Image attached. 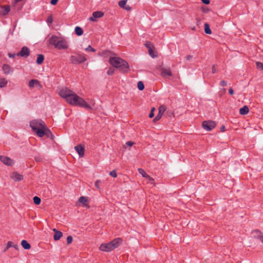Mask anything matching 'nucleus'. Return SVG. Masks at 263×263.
<instances>
[{
  "instance_id": "obj_52",
  "label": "nucleus",
  "mask_w": 263,
  "mask_h": 263,
  "mask_svg": "<svg viewBox=\"0 0 263 263\" xmlns=\"http://www.w3.org/2000/svg\"><path fill=\"white\" fill-rule=\"evenodd\" d=\"M192 58V56L191 55H188L186 57V59L187 60H191V59Z\"/></svg>"
},
{
  "instance_id": "obj_24",
  "label": "nucleus",
  "mask_w": 263,
  "mask_h": 263,
  "mask_svg": "<svg viewBox=\"0 0 263 263\" xmlns=\"http://www.w3.org/2000/svg\"><path fill=\"white\" fill-rule=\"evenodd\" d=\"M7 120L9 124H12L13 123L14 121L15 120V118L12 115H9Z\"/></svg>"
},
{
  "instance_id": "obj_21",
  "label": "nucleus",
  "mask_w": 263,
  "mask_h": 263,
  "mask_svg": "<svg viewBox=\"0 0 263 263\" xmlns=\"http://www.w3.org/2000/svg\"><path fill=\"white\" fill-rule=\"evenodd\" d=\"M21 245L26 250L29 249L31 247L30 244L25 240L22 241Z\"/></svg>"
},
{
  "instance_id": "obj_35",
  "label": "nucleus",
  "mask_w": 263,
  "mask_h": 263,
  "mask_svg": "<svg viewBox=\"0 0 263 263\" xmlns=\"http://www.w3.org/2000/svg\"><path fill=\"white\" fill-rule=\"evenodd\" d=\"M7 83V81H5V79H2L0 80V87H4L6 84Z\"/></svg>"
},
{
  "instance_id": "obj_38",
  "label": "nucleus",
  "mask_w": 263,
  "mask_h": 263,
  "mask_svg": "<svg viewBox=\"0 0 263 263\" xmlns=\"http://www.w3.org/2000/svg\"><path fill=\"white\" fill-rule=\"evenodd\" d=\"M115 70L112 67H110L108 71H107V73L108 75H111L114 73Z\"/></svg>"
},
{
  "instance_id": "obj_25",
  "label": "nucleus",
  "mask_w": 263,
  "mask_h": 263,
  "mask_svg": "<svg viewBox=\"0 0 263 263\" xmlns=\"http://www.w3.org/2000/svg\"><path fill=\"white\" fill-rule=\"evenodd\" d=\"M44 59V57L43 54H39L37 56V59H36V63L38 64H41L43 63Z\"/></svg>"
},
{
  "instance_id": "obj_4",
  "label": "nucleus",
  "mask_w": 263,
  "mask_h": 263,
  "mask_svg": "<svg viewBox=\"0 0 263 263\" xmlns=\"http://www.w3.org/2000/svg\"><path fill=\"white\" fill-rule=\"evenodd\" d=\"M70 60L71 63L77 64L84 62L86 60V59L84 55L81 54L78 56L71 55Z\"/></svg>"
},
{
  "instance_id": "obj_9",
  "label": "nucleus",
  "mask_w": 263,
  "mask_h": 263,
  "mask_svg": "<svg viewBox=\"0 0 263 263\" xmlns=\"http://www.w3.org/2000/svg\"><path fill=\"white\" fill-rule=\"evenodd\" d=\"M166 109V107H165V105H161L159 107L158 114L153 120V121L154 122H157V121L161 119L163 114L165 111Z\"/></svg>"
},
{
  "instance_id": "obj_44",
  "label": "nucleus",
  "mask_w": 263,
  "mask_h": 263,
  "mask_svg": "<svg viewBox=\"0 0 263 263\" xmlns=\"http://www.w3.org/2000/svg\"><path fill=\"white\" fill-rule=\"evenodd\" d=\"M217 69L216 68L215 65H214L212 68V72L213 73H215L217 72Z\"/></svg>"
},
{
  "instance_id": "obj_58",
  "label": "nucleus",
  "mask_w": 263,
  "mask_h": 263,
  "mask_svg": "<svg viewBox=\"0 0 263 263\" xmlns=\"http://www.w3.org/2000/svg\"><path fill=\"white\" fill-rule=\"evenodd\" d=\"M16 2V0H15Z\"/></svg>"
},
{
  "instance_id": "obj_18",
  "label": "nucleus",
  "mask_w": 263,
  "mask_h": 263,
  "mask_svg": "<svg viewBox=\"0 0 263 263\" xmlns=\"http://www.w3.org/2000/svg\"><path fill=\"white\" fill-rule=\"evenodd\" d=\"M79 201L80 203L82 204V205L84 207H86L87 208H89V206L88 205L87 197L84 196L81 197L79 199Z\"/></svg>"
},
{
  "instance_id": "obj_54",
  "label": "nucleus",
  "mask_w": 263,
  "mask_h": 263,
  "mask_svg": "<svg viewBox=\"0 0 263 263\" xmlns=\"http://www.w3.org/2000/svg\"><path fill=\"white\" fill-rule=\"evenodd\" d=\"M221 130L222 132H224L225 130V127L224 126H222L221 128Z\"/></svg>"
},
{
  "instance_id": "obj_39",
  "label": "nucleus",
  "mask_w": 263,
  "mask_h": 263,
  "mask_svg": "<svg viewBox=\"0 0 263 263\" xmlns=\"http://www.w3.org/2000/svg\"><path fill=\"white\" fill-rule=\"evenodd\" d=\"M109 175H110L111 176H112V177H114V178H116V177H117V173H116V171H111V172L109 173Z\"/></svg>"
},
{
  "instance_id": "obj_34",
  "label": "nucleus",
  "mask_w": 263,
  "mask_h": 263,
  "mask_svg": "<svg viewBox=\"0 0 263 263\" xmlns=\"http://www.w3.org/2000/svg\"><path fill=\"white\" fill-rule=\"evenodd\" d=\"M12 245H13V242H12L9 241L7 243V245L6 249L4 250V252H6L9 248H10V247H12L13 246ZM13 247L16 248L15 246H13Z\"/></svg>"
},
{
  "instance_id": "obj_20",
  "label": "nucleus",
  "mask_w": 263,
  "mask_h": 263,
  "mask_svg": "<svg viewBox=\"0 0 263 263\" xmlns=\"http://www.w3.org/2000/svg\"><path fill=\"white\" fill-rule=\"evenodd\" d=\"M249 109L247 106H244L243 107L240 108L239 113L242 115H245L249 112Z\"/></svg>"
},
{
  "instance_id": "obj_10",
  "label": "nucleus",
  "mask_w": 263,
  "mask_h": 263,
  "mask_svg": "<svg viewBox=\"0 0 263 263\" xmlns=\"http://www.w3.org/2000/svg\"><path fill=\"white\" fill-rule=\"evenodd\" d=\"M30 54L29 49L26 46H24L21 51L17 53V56H21L24 58L28 57Z\"/></svg>"
},
{
  "instance_id": "obj_13",
  "label": "nucleus",
  "mask_w": 263,
  "mask_h": 263,
  "mask_svg": "<svg viewBox=\"0 0 263 263\" xmlns=\"http://www.w3.org/2000/svg\"><path fill=\"white\" fill-rule=\"evenodd\" d=\"M75 150L78 153L80 157H83L84 155V147L82 145H78L74 147Z\"/></svg>"
},
{
  "instance_id": "obj_23",
  "label": "nucleus",
  "mask_w": 263,
  "mask_h": 263,
  "mask_svg": "<svg viewBox=\"0 0 263 263\" xmlns=\"http://www.w3.org/2000/svg\"><path fill=\"white\" fill-rule=\"evenodd\" d=\"M75 32L78 35L80 36L83 34V31L80 27L77 26L75 28Z\"/></svg>"
},
{
  "instance_id": "obj_29",
  "label": "nucleus",
  "mask_w": 263,
  "mask_h": 263,
  "mask_svg": "<svg viewBox=\"0 0 263 263\" xmlns=\"http://www.w3.org/2000/svg\"><path fill=\"white\" fill-rule=\"evenodd\" d=\"M138 172L144 178H146L148 176V175L146 173L142 168H139L138 170Z\"/></svg>"
},
{
  "instance_id": "obj_6",
  "label": "nucleus",
  "mask_w": 263,
  "mask_h": 263,
  "mask_svg": "<svg viewBox=\"0 0 263 263\" xmlns=\"http://www.w3.org/2000/svg\"><path fill=\"white\" fill-rule=\"evenodd\" d=\"M160 70L161 76L163 77H171L172 75L170 67L162 66L160 68Z\"/></svg>"
},
{
  "instance_id": "obj_15",
  "label": "nucleus",
  "mask_w": 263,
  "mask_h": 263,
  "mask_svg": "<svg viewBox=\"0 0 263 263\" xmlns=\"http://www.w3.org/2000/svg\"><path fill=\"white\" fill-rule=\"evenodd\" d=\"M0 8L1 10H0V14L2 15H6L10 10V6H1Z\"/></svg>"
},
{
  "instance_id": "obj_32",
  "label": "nucleus",
  "mask_w": 263,
  "mask_h": 263,
  "mask_svg": "<svg viewBox=\"0 0 263 263\" xmlns=\"http://www.w3.org/2000/svg\"><path fill=\"white\" fill-rule=\"evenodd\" d=\"M137 86L140 90H143L144 88V85L141 81L138 82Z\"/></svg>"
},
{
  "instance_id": "obj_12",
  "label": "nucleus",
  "mask_w": 263,
  "mask_h": 263,
  "mask_svg": "<svg viewBox=\"0 0 263 263\" xmlns=\"http://www.w3.org/2000/svg\"><path fill=\"white\" fill-rule=\"evenodd\" d=\"M109 242L108 243H102L100 245L99 249L102 251L104 252H110L112 251V249H111V247H110Z\"/></svg>"
},
{
  "instance_id": "obj_27",
  "label": "nucleus",
  "mask_w": 263,
  "mask_h": 263,
  "mask_svg": "<svg viewBox=\"0 0 263 263\" xmlns=\"http://www.w3.org/2000/svg\"><path fill=\"white\" fill-rule=\"evenodd\" d=\"M204 31L206 34H211L212 33V31L210 28L209 25L205 23L204 24Z\"/></svg>"
},
{
  "instance_id": "obj_46",
  "label": "nucleus",
  "mask_w": 263,
  "mask_h": 263,
  "mask_svg": "<svg viewBox=\"0 0 263 263\" xmlns=\"http://www.w3.org/2000/svg\"><path fill=\"white\" fill-rule=\"evenodd\" d=\"M23 179V176L22 175L17 174V181H21Z\"/></svg>"
},
{
  "instance_id": "obj_30",
  "label": "nucleus",
  "mask_w": 263,
  "mask_h": 263,
  "mask_svg": "<svg viewBox=\"0 0 263 263\" xmlns=\"http://www.w3.org/2000/svg\"><path fill=\"white\" fill-rule=\"evenodd\" d=\"M148 52H149V55L152 57V58H155L157 57V55L155 54V50L154 49L152 48H149V50H148Z\"/></svg>"
},
{
  "instance_id": "obj_57",
  "label": "nucleus",
  "mask_w": 263,
  "mask_h": 263,
  "mask_svg": "<svg viewBox=\"0 0 263 263\" xmlns=\"http://www.w3.org/2000/svg\"><path fill=\"white\" fill-rule=\"evenodd\" d=\"M52 230L55 231L57 230H56V229L54 228V229H52Z\"/></svg>"
},
{
  "instance_id": "obj_22",
  "label": "nucleus",
  "mask_w": 263,
  "mask_h": 263,
  "mask_svg": "<svg viewBox=\"0 0 263 263\" xmlns=\"http://www.w3.org/2000/svg\"><path fill=\"white\" fill-rule=\"evenodd\" d=\"M62 236L63 234L61 231H55L53 238L55 240H58Z\"/></svg>"
},
{
  "instance_id": "obj_28",
  "label": "nucleus",
  "mask_w": 263,
  "mask_h": 263,
  "mask_svg": "<svg viewBox=\"0 0 263 263\" xmlns=\"http://www.w3.org/2000/svg\"><path fill=\"white\" fill-rule=\"evenodd\" d=\"M110 53H111L109 51H104L102 52L101 53H99L98 55H100V56H103L104 57H109Z\"/></svg>"
},
{
  "instance_id": "obj_45",
  "label": "nucleus",
  "mask_w": 263,
  "mask_h": 263,
  "mask_svg": "<svg viewBox=\"0 0 263 263\" xmlns=\"http://www.w3.org/2000/svg\"><path fill=\"white\" fill-rule=\"evenodd\" d=\"M220 85L221 86H225L227 85V83L226 81L223 80V81H221L220 82Z\"/></svg>"
},
{
  "instance_id": "obj_41",
  "label": "nucleus",
  "mask_w": 263,
  "mask_h": 263,
  "mask_svg": "<svg viewBox=\"0 0 263 263\" xmlns=\"http://www.w3.org/2000/svg\"><path fill=\"white\" fill-rule=\"evenodd\" d=\"M134 144V142H132V141H128V142H127L125 143V145L124 146V147H125V146H129V147H131V146H133Z\"/></svg>"
},
{
  "instance_id": "obj_17",
  "label": "nucleus",
  "mask_w": 263,
  "mask_h": 263,
  "mask_svg": "<svg viewBox=\"0 0 263 263\" xmlns=\"http://www.w3.org/2000/svg\"><path fill=\"white\" fill-rule=\"evenodd\" d=\"M59 39V37L53 35L48 40L49 44L52 45L55 47Z\"/></svg>"
},
{
  "instance_id": "obj_5",
  "label": "nucleus",
  "mask_w": 263,
  "mask_h": 263,
  "mask_svg": "<svg viewBox=\"0 0 263 263\" xmlns=\"http://www.w3.org/2000/svg\"><path fill=\"white\" fill-rule=\"evenodd\" d=\"M202 125L204 129L210 131L215 127L216 123L213 121H204L202 122Z\"/></svg>"
},
{
  "instance_id": "obj_51",
  "label": "nucleus",
  "mask_w": 263,
  "mask_h": 263,
  "mask_svg": "<svg viewBox=\"0 0 263 263\" xmlns=\"http://www.w3.org/2000/svg\"><path fill=\"white\" fill-rule=\"evenodd\" d=\"M154 116V112H152V111H151V112H150V114H149V117L150 118H153Z\"/></svg>"
},
{
  "instance_id": "obj_47",
  "label": "nucleus",
  "mask_w": 263,
  "mask_h": 263,
  "mask_svg": "<svg viewBox=\"0 0 263 263\" xmlns=\"http://www.w3.org/2000/svg\"><path fill=\"white\" fill-rule=\"evenodd\" d=\"M146 47L149 50V48H152V45L151 44V43H147L145 44Z\"/></svg>"
},
{
  "instance_id": "obj_36",
  "label": "nucleus",
  "mask_w": 263,
  "mask_h": 263,
  "mask_svg": "<svg viewBox=\"0 0 263 263\" xmlns=\"http://www.w3.org/2000/svg\"><path fill=\"white\" fill-rule=\"evenodd\" d=\"M256 66L258 68L263 70V64L260 62L256 63Z\"/></svg>"
},
{
  "instance_id": "obj_19",
  "label": "nucleus",
  "mask_w": 263,
  "mask_h": 263,
  "mask_svg": "<svg viewBox=\"0 0 263 263\" xmlns=\"http://www.w3.org/2000/svg\"><path fill=\"white\" fill-rule=\"evenodd\" d=\"M29 86L31 88H32L34 86L41 87L40 82L36 80H31L29 83Z\"/></svg>"
},
{
  "instance_id": "obj_8",
  "label": "nucleus",
  "mask_w": 263,
  "mask_h": 263,
  "mask_svg": "<svg viewBox=\"0 0 263 263\" xmlns=\"http://www.w3.org/2000/svg\"><path fill=\"white\" fill-rule=\"evenodd\" d=\"M122 242V240L120 238H116L109 242L111 249L114 250L116 248H118Z\"/></svg>"
},
{
  "instance_id": "obj_48",
  "label": "nucleus",
  "mask_w": 263,
  "mask_h": 263,
  "mask_svg": "<svg viewBox=\"0 0 263 263\" xmlns=\"http://www.w3.org/2000/svg\"><path fill=\"white\" fill-rule=\"evenodd\" d=\"M58 1V0H51L50 3L51 4L54 5L57 3Z\"/></svg>"
},
{
  "instance_id": "obj_40",
  "label": "nucleus",
  "mask_w": 263,
  "mask_h": 263,
  "mask_svg": "<svg viewBox=\"0 0 263 263\" xmlns=\"http://www.w3.org/2000/svg\"><path fill=\"white\" fill-rule=\"evenodd\" d=\"M100 182H101V181L100 180H98L95 183V185L98 189H100V187L99 186V184Z\"/></svg>"
},
{
  "instance_id": "obj_26",
  "label": "nucleus",
  "mask_w": 263,
  "mask_h": 263,
  "mask_svg": "<svg viewBox=\"0 0 263 263\" xmlns=\"http://www.w3.org/2000/svg\"><path fill=\"white\" fill-rule=\"evenodd\" d=\"M146 181L147 183L152 184L153 186L155 185L154 182V179L151 177H150L149 175H148V176L146 178Z\"/></svg>"
},
{
  "instance_id": "obj_37",
  "label": "nucleus",
  "mask_w": 263,
  "mask_h": 263,
  "mask_svg": "<svg viewBox=\"0 0 263 263\" xmlns=\"http://www.w3.org/2000/svg\"><path fill=\"white\" fill-rule=\"evenodd\" d=\"M86 51H92L95 52L96 50L91 47L90 45H89L87 48L85 49Z\"/></svg>"
},
{
  "instance_id": "obj_50",
  "label": "nucleus",
  "mask_w": 263,
  "mask_h": 263,
  "mask_svg": "<svg viewBox=\"0 0 263 263\" xmlns=\"http://www.w3.org/2000/svg\"><path fill=\"white\" fill-rule=\"evenodd\" d=\"M202 3L206 4V5H208L210 4V1L209 0H201Z\"/></svg>"
},
{
  "instance_id": "obj_14",
  "label": "nucleus",
  "mask_w": 263,
  "mask_h": 263,
  "mask_svg": "<svg viewBox=\"0 0 263 263\" xmlns=\"http://www.w3.org/2000/svg\"><path fill=\"white\" fill-rule=\"evenodd\" d=\"M127 0H122L119 2V6L127 11H130L131 8L129 5H126Z\"/></svg>"
},
{
  "instance_id": "obj_42",
  "label": "nucleus",
  "mask_w": 263,
  "mask_h": 263,
  "mask_svg": "<svg viewBox=\"0 0 263 263\" xmlns=\"http://www.w3.org/2000/svg\"><path fill=\"white\" fill-rule=\"evenodd\" d=\"M72 241V238L71 236H69L67 237V244H70L71 243Z\"/></svg>"
},
{
  "instance_id": "obj_31",
  "label": "nucleus",
  "mask_w": 263,
  "mask_h": 263,
  "mask_svg": "<svg viewBox=\"0 0 263 263\" xmlns=\"http://www.w3.org/2000/svg\"><path fill=\"white\" fill-rule=\"evenodd\" d=\"M33 200L34 203L36 205H39L41 203V199L37 196H34L33 197Z\"/></svg>"
},
{
  "instance_id": "obj_43",
  "label": "nucleus",
  "mask_w": 263,
  "mask_h": 263,
  "mask_svg": "<svg viewBox=\"0 0 263 263\" xmlns=\"http://www.w3.org/2000/svg\"><path fill=\"white\" fill-rule=\"evenodd\" d=\"M47 22L48 24H51L52 23V17L51 15L48 17Z\"/></svg>"
},
{
  "instance_id": "obj_56",
  "label": "nucleus",
  "mask_w": 263,
  "mask_h": 263,
  "mask_svg": "<svg viewBox=\"0 0 263 263\" xmlns=\"http://www.w3.org/2000/svg\"><path fill=\"white\" fill-rule=\"evenodd\" d=\"M9 55H10V57H13V58H14V57H15V54H12V55H11V54H9Z\"/></svg>"
},
{
  "instance_id": "obj_3",
  "label": "nucleus",
  "mask_w": 263,
  "mask_h": 263,
  "mask_svg": "<svg viewBox=\"0 0 263 263\" xmlns=\"http://www.w3.org/2000/svg\"><path fill=\"white\" fill-rule=\"evenodd\" d=\"M109 63L114 67L119 68L122 72L126 73L129 70L128 63L119 57H111L109 59Z\"/></svg>"
},
{
  "instance_id": "obj_1",
  "label": "nucleus",
  "mask_w": 263,
  "mask_h": 263,
  "mask_svg": "<svg viewBox=\"0 0 263 263\" xmlns=\"http://www.w3.org/2000/svg\"><path fill=\"white\" fill-rule=\"evenodd\" d=\"M60 96L65 99L70 104L79 106L88 109H91V106L88 105L82 98L78 96L72 90L66 88L62 89L59 92Z\"/></svg>"
},
{
  "instance_id": "obj_49",
  "label": "nucleus",
  "mask_w": 263,
  "mask_h": 263,
  "mask_svg": "<svg viewBox=\"0 0 263 263\" xmlns=\"http://www.w3.org/2000/svg\"><path fill=\"white\" fill-rule=\"evenodd\" d=\"M229 93L230 95H232L234 94V90L232 88H230L229 90Z\"/></svg>"
},
{
  "instance_id": "obj_55",
  "label": "nucleus",
  "mask_w": 263,
  "mask_h": 263,
  "mask_svg": "<svg viewBox=\"0 0 263 263\" xmlns=\"http://www.w3.org/2000/svg\"><path fill=\"white\" fill-rule=\"evenodd\" d=\"M155 110V108L154 107L152 108L151 109V111H152V112H154V110Z\"/></svg>"
},
{
  "instance_id": "obj_16",
  "label": "nucleus",
  "mask_w": 263,
  "mask_h": 263,
  "mask_svg": "<svg viewBox=\"0 0 263 263\" xmlns=\"http://www.w3.org/2000/svg\"><path fill=\"white\" fill-rule=\"evenodd\" d=\"M0 160L3 162L4 164L7 165H11L13 162L11 159L6 156H0Z\"/></svg>"
},
{
  "instance_id": "obj_11",
  "label": "nucleus",
  "mask_w": 263,
  "mask_h": 263,
  "mask_svg": "<svg viewBox=\"0 0 263 263\" xmlns=\"http://www.w3.org/2000/svg\"><path fill=\"white\" fill-rule=\"evenodd\" d=\"M103 14V13L101 11H95L92 13V16L90 17L89 20L90 21L95 22L96 18L102 17Z\"/></svg>"
},
{
  "instance_id": "obj_53",
  "label": "nucleus",
  "mask_w": 263,
  "mask_h": 263,
  "mask_svg": "<svg viewBox=\"0 0 263 263\" xmlns=\"http://www.w3.org/2000/svg\"><path fill=\"white\" fill-rule=\"evenodd\" d=\"M258 238L259 239H260V240L261 241V242L262 243H263V237H262V236H259L258 237Z\"/></svg>"
},
{
  "instance_id": "obj_7",
  "label": "nucleus",
  "mask_w": 263,
  "mask_h": 263,
  "mask_svg": "<svg viewBox=\"0 0 263 263\" xmlns=\"http://www.w3.org/2000/svg\"><path fill=\"white\" fill-rule=\"evenodd\" d=\"M68 47L67 42L63 39H60L55 47L58 49H66Z\"/></svg>"
},
{
  "instance_id": "obj_2",
  "label": "nucleus",
  "mask_w": 263,
  "mask_h": 263,
  "mask_svg": "<svg viewBox=\"0 0 263 263\" xmlns=\"http://www.w3.org/2000/svg\"><path fill=\"white\" fill-rule=\"evenodd\" d=\"M30 125L32 129L40 137H42L44 135L49 137V135H51L50 131L46 127L45 123L41 120H33L30 122Z\"/></svg>"
},
{
  "instance_id": "obj_33",
  "label": "nucleus",
  "mask_w": 263,
  "mask_h": 263,
  "mask_svg": "<svg viewBox=\"0 0 263 263\" xmlns=\"http://www.w3.org/2000/svg\"><path fill=\"white\" fill-rule=\"evenodd\" d=\"M3 70H4V72H5V73H8L9 72L10 67V66L9 65H4L3 66Z\"/></svg>"
}]
</instances>
